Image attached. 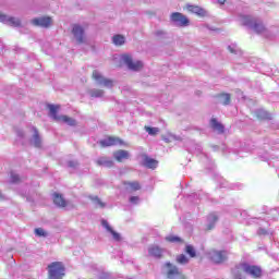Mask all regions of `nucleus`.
<instances>
[{
	"mask_svg": "<svg viewBox=\"0 0 279 279\" xmlns=\"http://www.w3.org/2000/svg\"><path fill=\"white\" fill-rule=\"evenodd\" d=\"M231 274L233 276V279H245L243 277L244 274H247L253 278H260V276H263V270L258 266H252L247 263H241L232 268Z\"/></svg>",
	"mask_w": 279,
	"mask_h": 279,
	"instance_id": "nucleus-1",
	"label": "nucleus"
},
{
	"mask_svg": "<svg viewBox=\"0 0 279 279\" xmlns=\"http://www.w3.org/2000/svg\"><path fill=\"white\" fill-rule=\"evenodd\" d=\"M48 279H64L66 267L62 262H52L48 265Z\"/></svg>",
	"mask_w": 279,
	"mask_h": 279,
	"instance_id": "nucleus-2",
	"label": "nucleus"
},
{
	"mask_svg": "<svg viewBox=\"0 0 279 279\" xmlns=\"http://www.w3.org/2000/svg\"><path fill=\"white\" fill-rule=\"evenodd\" d=\"M48 110L50 112V117L54 119V121H59L61 123H66V125H75L76 122L73 118H70L68 116H58V110H60L59 105H48Z\"/></svg>",
	"mask_w": 279,
	"mask_h": 279,
	"instance_id": "nucleus-3",
	"label": "nucleus"
},
{
	"mask_svg": "<svg viewBox=\"0 0 279 279\" xmlns=\"http://www.w3.org/2000/svg\"><path fill=\"white\" fill-rule=\"evenodd\" d=\"M242 25H246L257 34L265 32V25L263 22L257 21L250 15L242 16Z\"/></svg>",
	"mask_w": 279,
	"mask_h": 279,
	"instance_id": "nucleus-4",
	"label": "nucleus"
},
{
	"mask_svg": "<svg viewBox=\"0 0 279 279\" xmlns=\"http://www.w3.org/2000/svg\"><path fill=\"white\" fill-rule=\"evenodd\" d=\"M170 21L179 27H189V25H191V20H189V17L181 12L171 13Z\"/></svg>",
	"mask_w": 279,
	"mask_h": 279,
	"instance_id": "nucleus-5",
	"label": "nucleus"
},
{
	"mask_svg": "<svg viewBox=\"0 0 279 279\" xmlns=\"http://www.w3.org/2000/svg\"><path fill=\"white\" fill-rule=\"evenodd\" d=\"M208 256L210 262L216 265H221V263H226V260H228V252L226 251L211 250L209 251Z\"/></svg>",
	"mask_w": 279,
	"mask_h": 279,
	"instance_id": "nucleus-6",
	"label": "nucleus"
},
{
	"mask_svg": "<svg viewBox=\"0 0 279 279\" xmlns=\"http://www.w3.org/2000/svg\"><path fill=\"white\" fill-rule=\"evenodd\" d=\"M93 80L97 82L100 86H105L106 88H112L114 86V81L104 77V75L100 74L99 71L94 70L92 73Z\"/></svg>",
	"mask_w": 279,
	"mask_h": 279,
	"instance_id": "nucleus-7",
	"label": "nucleus"
},
{
	"mask_svg": "<svg viewBox=\"0 0 279 279\" xmlns=\"http://www.w3.org/2000/svg\"><path fill=\"white\" fill-rule=\"evenodd\" d=\"M121 58L130 71H141L144 66L142 61H134L130 54H122Z\"/></svg>",
	"mask_w": 279,
	"mask_h": 279,
	"instance_id": "nucleus-8",
	"label": "nucleus"
},
{
	"mask_svg": "<svg viewBox=\"0 0 279 279\" xmlns=\"http://www.w3.org/2000/svg\"><path fill=\"white\" fill-rule=\"evenodd\" d=\"M185 10H187L190 14H195L198 16V19H206V16H208V11L199 5L186 4Z\"/></svg>",
	"mask_w": 279,
	"mask_h": 279,
	"instance_id": "nucleus-9",
	"label": "nucleus"
},
{
	"mask_svg": "<svg viewBox=\"0 0 279 279\" xmlns=\"http://www.w3.org/2000/svg\"><path fill=\"white\" fill-rule=\"evenodd\" d=\"M31 23L35 27H44L47 29L53 24V20L51 19V16H41L33 19Z\"/></svg>",
	"mask_w": 279,
	"mask_h": 279,
	"instance_id": "nucleus-10",
	"label": "nucleus"
},
{
	"mask_svg": "<svg viewBox=\"0 0 279 279\" xmlns=\"http://www.w3.org/2000/svg\"><path fill=\"white\" fill-rule=\"evenodd\" d=\"M0 23L9 25L10 27H21V20L14 16H8L5 13L0 12Z\"/></svg>",
	"mask_w": 279,
	"mask_h": 279,
	"instance_id": "nucleus-11",
	"label": "nucleus"
},
{
	"mask_svg": "<svg viewBox=\"0 0 279 279\" xmlns=\"http://www.w3.org/2000/svg\"><path fill=\"white\" fill-rule=\"evenodd\" d=\"M166 267H168V272L167 276L169 279H186V277L184 276V274H182V271H180V269L177 266H173V264L171 263H167Z\"/></svg>",
	"mask_w": 279,
	"mask_h": 279,
	"instance_id": "nucleus-12",
	"label": "nucleus"
},
{
	"mask_svg": "<svg viewBox=\"0 0 279 279\" xmlns=\"http://www.w3.org/2000/svg\"><path fill=\"white\" fill-rule=\"evenodd\" d=\"M114 145H125V143L123 140L116 136H108L107 138L100 141L101 147H114Z\"/></svg>",
	"mask_w": 279,
	"mask_h": 279,
	"instance_id": "nucleus-13",
	"label": "nucleus"
},
{
	"mask_svg": "<svg viewBox=\"0 0 279 279\" xmlns=\"http://www.w3.org/2000/svg\"><path fill=\"white\" fill-rule=\"evenodd\" d=\"M52 202L58 208H66V199L60 193H53Z\"/></svg>",
	"mask_w": 279,
	"mask_h": 279,
	"instance_id": "nucleus-14",
	"label": "nucleus"
},
{
	"mask_svg": "<svg viewBox=\"0 0 279 279\" xmlns=\"http://www.w3.org/2000/svg\"><path fill=\"white\" fill-rule=\"evenodd\" d=\"M210 128L214 129L215 132H218V134H223L226 132V126L217 121V118L210 119Z\"/></svg>",
	"mask_w": 279,
	"mask_h": 279,
	"instance_id": "nucleus-15",
	"label": "nucleus"
},
{
	"mask_svg": "<svg viewBox=\"0 0 279 279\" xmlns=\"http://www.w3.org/2000/svg\"><path fill=\"white\" fill-rule=\"evenodd\" d=\"M113 158L117 162H123V160H128L130 158V153L128 150H117L113 153Z\"/></svg>",
	"mask_w": 279,
	"mask_h": 279,
	"instance_id": "nucleus-16",
	"label": "nucleus"
},
{
	"mask_svg": "<svg viewBox=\"0 0 279 279\" xmlns=\"http://www.w3.org/2000/svg\"><path fill=\"white\" fill-rule=\"evenodd\" d=\"M101 226L106 228L107 232H110V234H112L114 241H121V234L112 230V227H110V223H108V220H101Z\"/></svg>",
	"mask_w": 279,
	"mask_h": 279,
	"instance_id": "nucleus-17",
	"label": "nucleus"
},
{
	"mask_svg": "<svg viewBox=\"0 0 279 279\" xmlns=\"http://www.w3.org/2000/svg\"><path fill=\"white\" fill-rule=\"evenodd\" d=\"M96 165H98V167H107L110 169L111 167H114V161L107 157H100L97 159Z\"/></svg>",
	"mask_w": 279,
	"mask_h": 279,
	"instance_id": "nucleus-18",
	"label": "nucleus"
},
{
	"mask_svg": "<svg viewBox=\"0 0 279 279\" xmlns=\"http://www.w3.org/2000/svg\"><path fill=\"white\" fill-rule=\"evenodd\" d=\"M148 254L155 258H162V248L158 245H153L148 248Z\"/></svg>",
	"mask_w": 279,
	"mask_h": 279,
	"instance_id": "nucleus-19",
	"label": "nucleus"
},
{
	"mask_svg": "<svg viewBox=\"0 0 279 279\" xmlns=\"http://www.w3.org/2000/svg\"><path fill=\"white\" fill-rule=\"evenodd\" d=\"M255 117L256 119H258V121H269L271 120V114H269V112L260 109V110H257L255 112Z\"/></svg>",
	"mask_w": 279,
	"mask_h": 279,
	"instance_id": "nucleus-20",
	"label": "nucleus"
},
{
	"mask_svg": "<svg viewBox=\"0 0 279 279\" xmlns=\"http://www.w3.org/2000/svg\"><path fill=\"white\" fill-rule=\"evenodd\" d=\"M144 167H147V169H156L158 167V160L146 156L144 157Z\"/></svg>",
	"mask_w": 279,
	"mask_h": 279,
	"instance_id": "nucleus-21",
	"label": "nucleus"
},
{
	"mask_svg": "<svg viewBox=\"0 0 279 279\" xmlns=\"http://www.w3.org/2000/svg\"><path fill=\"white\" fill-rule=\"evenodd\" d=\"M124 186H128L130 191H141V183L138 181H124Z\"/></svg>",
	"mask_w": 279,
	"mask_h": 279,
	"instance_id": "nucleus-22",
	"label": "nucleus"
},
{
	"mask_svg": "<svg viewBox=\"0 0 279 279\" xmlns=\"http://www.w3.org/2000/svg\"><path fill=\"white\" fill-rule=\"evenodd\" d=\"M112 43L117 47H121V45H125V37L124 36H113Z\"/></svg>",
	"mask_w": 279,
	"mask_h": 279,
	"instance_id": "nucleus-23",
	"label": "nucleus"
},
{
	"mask_svg": "<svg viewBox=\"0 0 279 279\" xmlns=\"http://www.w3.org/2000/svg\"><path fill=\"white\" fill-rule=\"evenodd\" d=\"M72 34L74 36H84V27L81 25L75 24L72 28Z\"/></svg>",
	"mask_w": 279,
	"mask_h": 279,
	"instance_id": "nucleus-24",
	"label": "nucleus"
},
{
	"mask_svg": "<svg viewBox=\"0 0 279 279\" xmlns=\"http://www.w3.org/2000/svg\"><path fill=\"white\" fill-rule=\"evenodd\" d=\"M168 243H184V240L178 235H168L166 236Z\"/></svg>",
	"mask_w": 279,
	"mask_h": 279,
	"instance_id": "nucleus-25",
	"label": "nucleus"
},
{
	"mask_svg": "<svg viewBox=\"0 0 279 279\" xmlns=\"http://www.w3.org/2000/svg\"><path fill=\"white\" fill-rule=\"evenodd\" d=\"M218 97H220L222 99V106H230V101H231V96L230 94H219Z\"/></svg>",
	"mask_w": 279,
	"mask_h": 279,
	"instance_id": "nucleus-26",
	"label": "nucleus"
},
{
	"mask_svg": "<svg viewBox=\"0 0 279 279\" xmlns=\"http://www.w3.org/2000/svg\"><path fill=\"white\" fill-rule=\"evenodd\" d=\"M185 254H189L190 258H195V256H197V252L193 245L185 246Z\"/></svg>",
	"mask_w": 279,
	"mask_h": 279,
	"instance_id": "nucleus-27",
	"label": "nucleus"
},
{
	"mask_svg": "<svg viewBox=\"0 0 279 279\" xmlns=\"http://www.w3.org/2000/svg\"><path fill=\"white\" fill-rule=\"evenodd\" d=\"M177 263H179V265H187L189 257H186L184 254H180L177 256Z\"/></svg>",
	"mask_w": 279,
	"mask_h": 279,
	"instance_id": "nucleus-28",
	"label": "nucleus"
},
{
	"mask_svg": "<svg viewBox=\"0 0 279 279\" xmlns=\"http://www.w3.org/2000/svg\"><path fill=\"white\" fill-rule=\"evenodd\" d=\"M90 97H102L104 96V89H92L89 92Z\"/></svg>",
	"mask_w": 279,
	"mask_h": 279,
	"instance_id": "nucleus-29",
	"label": "nucleus"
},
{
	"mask_svg": "<svg viewBox=\"0 0 279 279\" xmlns=\"http://www.w3.org/2000/svg\"><path fill=\"white\" fill-rule=\"evenodd\" d=\"M145 130L150 136L158 134V128L145 126Z\"/></svg>",
	"mask_w": 279,
	"mask_h": 279,
	"instance_id": "nucleus-30",
	"label": "nucleus"
},
{
	"mask_svg": "<svg viewBox=\"0 0 279 279\" xmlns=\"http://www.w3.org/2000/svg\"><path fill=\"white\" fill-rule=\"evenodd\" d=\"M35 235L36 236H47V231L43 230V228H36L35 229Z\"/></svg>",
	"mask_w": 279,
	"mask_h": 279,
	"instance_id": "nucleus-31",
	"label": "nucleus"
},
{
	"mask_svg": "<svg viewBox=\"0 0 279 279\" xmlns=\"http://www.w3.org/2000/svg\"><path fill=\"white\" fill-rule=\"evenodd\" d=\"M11 182L13 184L21 182V177H19V174L11 173Z\"/></svg>",
	"mask_w": 279,
	"mask_h": 279,
	"instance_id": "nucleus-32",
	"label": "nucleus"
},
{
	"mask_svg": "<svg viewBox=\"0 0 279 279\" xmlns=\"http://www.w3.org/2000/svg\"><path fill=\"white\" fill-rule=\"evenodd\" d=\"M34 138L36 147H40V137L38 136V133H35Z\"/></svg>",
	"mask_w": 279,
	"mask_h": 279,
	"instance_id": "nucleus-33",
	"label": "nucleus"
},
{
	"mask_svg": "<svg viewBox=\"0 0 279 279\" xmlns=\"http://www.w3.org/2000/svg\"><path fill=\"white\" fill-rule=\"evenodd\" d=\"M209 217H210L213 223H217V221H219V217L216 216L215 214H210Z\"/></svg>",
	"mask_w": 279,
	"mask_h": 279,
	"instance_id": "nucleus-34",
	"label": "nucleus"
},
{
	"mask_svg": "<svg viewBox=\"0 0 279 279\" xmlns=\"http://www.w3.org/2000/svg\"><path fill=\"white\" fill-rule=\"evenodd\" d=\"M94 199L98 204V206H100V208H104L106 206V204H104V202H101V199H99V197H95Z\"/></svg>",
	"mask_w": 279,
	"mask_h": 279,
	"instance_id": "nucleus-35",
	"label": "nucleus"
},
{
	"mask_svg": "<svg viewBox=\"0 0 279 279\" xmlns=\"http://www.w3.org/2000/svg\"><path fill=\"white\" fill-rule=\"evenodd\" d=\"M138 196H132L131 198H130V202H131V204H138Z\"/></svg>",
	"mask_w": 279,
	"mask_h": 279,
	"instance_id": "nucleus-36",
	"label": "nucleus"
},
{
	"mask_svg": "<svg viewBox=\"0 0 279 279\" xmlns=\"http://www.w3.org/2000/svg\"><path fill=\"white\" fill-rule=\"evenodd\" d=\"M215 228V222H211V223H209L208 226H207V231H210V230H213Z\"/></svg>",
	"mask_w": 279,
	"mask_h": 279,
	"instance_id": "nucleus-37",
	"label": "nucleus"
},
{
	"mask_svg": "<svg viewBox=\"0 0 279 279\" xmlns=\"http://www.w3.org/2000/svg\"><path fill=\"white\" fill-rule=\"evenodd\" d=\"M228 50L230 51V53H236V50H234V48H232V46H229Z\"/></svg>",
	"mask_w": 279,
	"mask_h": 279,
	"instance_id": "nucleus-38",
	"label": "nucleus"
},
{
	"mask_svg": "<svg viewBox=\"0 0 279 279\" xmlns=\"http://www.w3.org/2000/svg\"><path fill=\"white\" fill-rule=\"evenodd\" d=\"M157 36H165V31H157Z\"/></svg>",
	"mask_w": 279,
	"mask_h": 279,
	"instance_id": "nucleus-39",
	"label": "nucleus"
},
{
	"mask_svg": "<svg viewBox=\"0 0 279 279\" xmlns=\"http://www.w3.org/2000/svg\"><path fill=\"white\" fill-rule=\"evenodd\" d=\"M218 3H220V5H223L226 3V0H218Z\"/></svg>",
	"mask_w": 279,
	"mask_h": 279,
	"instance_id": "nucleus-40",
	"label": "nucleus"
},
{
	"mask_svg": "<svg viewBox=\"0 0 279 279\" xmlns=\"http://www.w3.org/2000/svg\"><path fill=\"white\" fill-rule=\"evenodd\" d=\"M82 38H83V37H77V38H76V43L82 44Z\"/></svg>",
	"mask_w": 279,
	"mask_h": 279,
	"instance_id": "nucleus-41",
	"label": "nucleus"
},
{
	"mask_svg": "<svg viewBox=\"0 0 279 279\" xmlns=\"http://www.w3.org/2000/svg\"><path fill=\"white\" fill-rule=\"evenodd\" d=\"M3 198V195L0 193V199Z\"/></svg>",
	"mask_w": 279,
	"mask_h": 279,
	"instance_id": "nucleus-42",
	"label": "nucleus"
}]
</instances>
